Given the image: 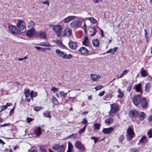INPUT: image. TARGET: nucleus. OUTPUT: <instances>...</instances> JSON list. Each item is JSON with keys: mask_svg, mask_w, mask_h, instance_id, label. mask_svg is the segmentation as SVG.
<instances>
[{"mask_svg": "<svg viewBox=\"0 0 152 152\" xmlns=\"http://www.w3.org/2000/svg\"><path fill=\"white\" fill-rule=\"evenodd\" d=\"M53 30L56 33V34L58 37L61 36L62 31L63 30V27L59 25H54L53 26Z\"/></svg>", "mask_w": 152, "mask_h": 152, "instance_id": "obj_1", "label": "nucleus"}, {"mask_svg": "<svg viewBox=\"0 0 152 152\" xmlns=\"http://www.w3.org/2000/svg\"><path fill=\"white\" fill-rule=\"evenodd\" d=\"M111 109L108 112V115L111 117H113L115 113L117 112L118 110V105L115 103L110 104Z\"/></svg>", "mask_w": 152, "mask_h": 152, "instance_id": "obj_2", "label": "nucleus"}, {"mask_svg": "<svg viewBox=\"0 0 152 152\" xmlns=\"http://www.w3.org/2000/svg\"><path fill=\"white\" fill-rule=\"evenodd\" d=\"M55 52L59 56L62 57V58L64 59H69L72 57V54H69L67 55L66 53H65L63 51H61L60 50L56 49Z\"/></svg>", "mask_w": 152, "mask_h": 152, "instance_id": "obj_3", "label": "nucleus"}, {"mask_svg": "<svg viewBox=\"0 0 152 152\" xmlns=\"http://www.w3.org/2000/svg\"><path fill=\"white\" fill-rule=\"evenodd\" d=\"M23 21L21 20H18L17 23V27L21 33H23L26 31L25 26L23 24Z\"/></svg>", "mask_w": 152, "mask_h": 152, "instance_id": "obj_4", "label": "nucleus"}, {"mask_svg": "<svg viewBox=\"0 0 152 152\" xmlns=\"http://www.w3.org/2000/svg\"><path fill=\"white\" fill-rule=\"evenodd\" d=\"M74 145L75 147L80 152H83L86 150L85 146L80 141H76Z\"/></svg>", "mask_w": 152, "mask_h": 152, "instance_id": "obj_5", "label": "nucleus"}, {"mask_svg": "<svg viewBox=\"0 0 152 152\" xmlns=\"http://www.w3.org/2000/svg\"><path fill=\"white\" fill-rule=\"evenodd\" d=\"M52 149L56 151L57 152H64V146L63 145H60L56 144L52 147Z\"/></svg>", "mask_w": 152, "mask_h": 152, "instance_id": "obj_6", "label": "nucleus"}, {"mask_svg": "<svg viewBox=\"0 0 152 152\" xmlns=\"http://www.w3.org/2000/svg\"><path fill=\"white\" fill-rule=\"evenodd\" d=\"M82 23V21L78 20H75L72 22L70 25L71 27L72 28H78L80 27Z\"/></svg>", "mask_w": 152, "mask_h": 152, "instance_id": "obj_7", "label": "nucleus"}, {"mask_svg": "<svg viewBox=\"0 0 152 152\" xmlns=\"http://www.w3.org/2000/svg\"><path fill=\"white\" fill-rule=\"evenodd\" d=\"M72 33V29L69 28H65L62 32L63 36L69 37L71 36Z\"/></svg>", "mask_w": 152, "mask_h": 152, "instance_id": "obj_8", "label": "nucleus"}, {"mask_svg": "<svg viewBox=\"0 0 152 152\" xmlns=\"http://www.w3.org/2000/svg\"><path fill=\"white\" fill-rule=\"evenodd\" d=\"M141 100L140 95H138L134 96L132 99V101L134 105L137 106L140 104Z\"/></svg>", "mask_w": 152, "mask_h": 152, "instance_id": "obj_9", "label": "nucleus"}, {"mask_svg": "<svg viewBox=\"0 0 152 152\" xmlns=\"http://www.w3.org/2000/svg\"><path fill=\"white\" fill-rule=\"evenodd\" d=\"M129 115L131 118H137L139 116V112L136 110H132L129 112Z\"/></svg>", "mask_w": 152, "mask_h": 152, "instance_id": "obj_10", "label": "nucleus"}, {"mask_svg": "<svg viewBox=\"0 0 152 152\" xmlns=\"http://www.w3.org/2000/svg\"><path fill=\"white\" fill-rule=\"evenodd\" d=\"M9 28L10 32L12 34H18V30L15 26L11 25H10Z\"/></svg>", "mask_w": 152, "mask_h": 152, "instance_id": "obj_11", "label": "nucleus"}, {"mask_svg": "<svg viewBox=\"0 0 152 152\" xmlns=\"http://www.w3.org/2000/svg\"><path fill=\"white\" fill-rule=\"evenodd\" d=\"M127 133L130 138H132L134 135V132L133 131V129L131 127H129L127 130Z\"/></svg>", "mask_w": 152, "mask_h": 152, "instance_id": "obj_12", "label": "nucleus"}, {"mask_svg": "<svg viewBox=\"0 0 152 152\" xmlns=\"http://www.w3.org/2000/svg\"><path fill=\"white\" fill-rule=\"evenodd\" d=\"M76 17L74 16H70L65 18L63 21L64 23H67L74 19Z\"/></svg>", "mask_w": 152, "mask_h": 152, "instance_id": "obj_13", "label": "nucleus"}, {"mask_svg": "<svg viewBox=\"0 0 152 152\" xmlns=\"http://www.w3.org/2000/svg\"><path fill=\"white\" fill-rule=\"evenodd\" d=\"M70 48L72 50H75L77 48V44L76 42L71 41L69 43Z\"/></svg>", "mask_w": 152, "mask_h": 152, "instance_id": "obj_14", "label": "nucleus"}, {"mask_svg": "<svg viewBox=\"0 0 152 152\" xmlns=\"http://www.w3.org/2000/svg\"><path fill=\"white\" fill-rule=\"evenodd\" d=\"M141 106L143 108L146 107L148 105V103L146 102V99L145 98H142L140 101Z\"/></svg>", "mask_w": 152, "mask_h": 152, "instance_id": "obj_15", "label": "nucleus"}, {"mask_svg": "<svg viewBox=\"0 0 152 152\" xmlns=\"http://www.w3.org/2000/svg\"><path fill=\"white\" fill-rule=\"evenodd\" d=\"M35 34V31L34 29H30L28 30L26 33V35L29 37H31Z\"/></svg>", "mask_w": 152, "mask_h": 152, "instance_id": "obj_16", "label": "nucleus"}, {"mask_svg": "<svg viewBox=\"0 0 152 152\" xmlns=\"http://www.w3.org/2000/svg\"><path fill=\"white\" fill-rule=\"evenodd\" d=\"M113 128L111 127L107 128H104L102 130L103 132L105 134L110 133L113 131Z\"/></svg>", "mask_w": 152, "mask_h": 152, "instance_id": "obj_17", "label": "nucleus"}, {"mask_svg": "<svg viewBox=\"0 0 152 152\" xmlns=\"http://www.w3.org/2000/svg\"><path fill=\"white\" fill-rule=\"evenodd\" d=\"M79 50L82 54H86L88 52V51L87 49L84 47H81Z\"/></svg>", "mask_w": 152, "mask_h": 152, "instance_id": "obj_18", "label": "nucleus"}, {"mask_svg": "<svg viewBox=\"0 0 152 152\" xmlns=\"http://www.w3.org/2000/svg\"><path fill=\"white\" fill-rule=\"evenodd\" d=\"M97 30L96 28L94 27H92L91 28V30L89 32L90 33V35L91 36H93L95 35L97 32Z\"/></svg>", "mask_w": 152, "mask_h": 152, "instance_id": "obj_19", "label": "nucleus"}, {"mask_svg": "<svg viewBox=\"0 0 152 152\" xmlns=\"http://www.w3.org/2000/svg\"><path fill=\"white\" fill-rule=\"evenodd\" d=\"M38 36L39 37L40 39H46V34L45 32L40 31L38 33Z\"/></svg>", "mask_w": 152, "mask_h": 152, "instance_id": "obj_20", "label": "nucleus"}, {"mask_svg": "<svg viewBox=\"0 0 152 152\" xmlns=\"http://www.w3.org/2000/svg\"><path fill=\"white\" fill-rule=\"evenodd\" d=\"M138 117H139L140 121H142L145 118V115L143 112H139V116Z\"/></svg>", "mask_w": 152, "mask_h": 152, "instance_id": "obj_21", "label": "nucleus"}, {"mask_svg": "<svg viewBox=\"0 0 152 152\" xmlns=\"http://www.w3.org/2000/svg\"><path fill=\"white\" fill-rule=\"evenodd\" d=\"M113 119L111 118H109L105 120L104 123L107 125H110L113 122Z\"/></svg>", "mask_w": 152, "mask_h": 152, "instance_id": "obj_22", "label": "nucleus"}, {"mask_svg": "<svg viewBox=\"0 0 152 152\" xmlns=\"http://www.w3.org/2000/svg\"><path fill=\"white\" fill-rule=\"evenodd\" d=\"M92 43L94 46L97 47L99 45V41L97 39H94L92 40Z\"/></svg>", "mask_w": 152, "mask_h": 152, "instance_id": "obj_23", "label": "nucleus"}, {"mask_svg": "<svg viewBox=\"0 0 152 152\" xmlns=\"http://www.w3.org/2000/svg\"><path fill=\"white\" fill-rule=\"evenodd\" d=\"M56 43L60 47L64 49L66 48V46L62 44L61 40H57L56 41Z\"/></svg>", "mask_w": 152, "mask_h": 152, "instance_id": "obj_24", "label": "nucleus"}, {"mask_svg": "<svg viewBox=\"0 0 152 152\" xmlns=\"http://www.w3.org/2000/svg\"><path fill=\"white\" fill-rule=\"evenodd\" d=\"M34 133L37 136H39L41 133V129L39 127H38L35 130Z\"/></svg>", "mask_w": 152, "mask_h": 152, "instance_id": "obj_25", "label": "nucleus"}, {"mask_svg": "<svg viewBox=\"0 0 152 152\" xmlns=\"http://www.w3.org/2000/svg\"><path fill=\"white\" fill-rule=\"evenodd\" d=\"M83 45L88 46L89 45V40L88 37L86 36L85 37L84 40L82 41Z\"/></svg>", "mask_w": 152, "mask_h": 152, "instance_id": "obj_26", "label": "nucleus"}, {"mask_svg": "<svg viewBox=\"0 0 152 152\" xmlns=\"http://www.w3.org/2000/svg\"><path fill=\"white\" fill-rule=\"evenodd\" d=\"M50 112V111H47L44 112L43 114L45 117L50 118L51 117V116Z\"/></svg>", "mask_w": 152, "mask_h": 152, "instance_id": "obj_27", "label": "nucleus"}, {"mask_svg": "<svg viewBox=\"0 0 152 152\" xmlns=\"http://www.w3.org/2000/svg\"><path fill=\"white\" fill-rule=\"evenodd\" d=\"M34 22L32 21H31L28 23V28L30 29H34Z\"/></svg>", "mask_w": 152, "mask_h": 152, "instance_id": "obj_28", "label": "nucleus"}, {"mask_svg": "<svg viewBox=\"0 0 152 152\" xmlns=\"http://www.w3.org/2000/svg\"><path fill=\"white\" fill-rule=\"evenodd\" d=\"M30 95L32 99L34 97H36L37 96V92H34L33 90L31 91L30 93Z\"/></svg>", "mask_w": 152, "mask_h": 152, "instance_id": "obj_29", "label": "nucleus"}, {"mask_svg": "<svg viewBox=\"0 0 152 152\" xmlns=\"http://www.w3.org/2000/svg\"><path fill=\"white\" fill-rule=\"evenodd\" d=\"M151 86V83H146L145 86V91L147 92H149Z\"/></svg>", "mask_w": 152, "mask_h": 152, "instance_id": "obj_30", "label": "nucleus"}, {"mask_svg": "<svg viewBox=\"0 0 152 152\" xmlns=\"http://www.w3.org/2000/svg\"><path fill=\"white\" fill-rule=\"evenodd\" d=\"M146 70H141L140 71V74L143 77H145L147 76L148 74Z\"/></svg>", "mask_w": 152, "mask_h": 152, "instance_id": "obj_31", "label": "nucleus"}, {"mask_svg": "<svg viewBox=\"0 0 152 152\" xmlns=\"http://www.w3.org/2000/svg\"><path fill=\"white\" fill-rule=\"evenodd\" d=\"M39 148L41 152H47L46 147L44 145H42L40 146Z\"/></svg>", "mask_w": 152, "mask_h": 152, "instance_id": "obj_32", "label": "nucleus"}, {"mask_svg": "<svg viewBox=\"0 0 152 152\" xmlns=\"http://www.w3.org/2000/svg\"><path fill=\"white\" fill-rule=\"evenodd\" d=\"M141 83H139L135 86L136 91L137 92H139L141 90Z\"/></svg>", "mask_w": 152, "mask_h": 152, "instance_id": "obj_33", "label": "nucleus"}, {"mask_svg": "<svg viewBox=\"0 0 152 152\" xmlns=\"http://www.w3.org/2000/svg\"><path fill=\"white\" fill-rule=\"evenodd\" d=\"M118 91L119 94L118 95L117 97L119 98H122L124 95L123 92L121 91L120 89H118Z\"/></svg>", "mask_w": 152, "mask_h": 152, "instance_id": "obj_34", "label": "nucleus"}, {"mask_svg": "<svg viewBox=\"0 0 152 152\" xmlns=\"http://www.w3.org/2000/svg\"><path fill=\"white\" fill-rule=\"evenodd\" d=\"M39 45L42 46H44V47H50V44L48 42H41L39 44Z\"/></svg>", "mask_w": 152, "mask_h": 152, "instance_id": "obj_35", "label": "nucleus"}, {"mask_svg": "<svg viewBox=\"0 0 152 152\" xmlns=\"http://www.w3.org/2000/svg\"><path fill=\"white\" fill-rule=\"evenodd\" d=\"M128 72V71L127 70H124L123 72L121 73L120 76L118 77V79L121 78L124 76V75H126Z\"/></svg>", "mask_w": 152, "mask_h": 152, "instance_id": "obj_36", "label": "nucleus"}, {"mask_svg": "<svg viewBox=\"0 0 152 152\" xmlns=\"http://www.w3.org/2000/svg\"><path fill=\"white\" fill-rule=\"evenodd\" d=\"M88 20L90 21L91 23L93 24L97 22V21L95 19L92 17L89 18Z\"/></svg>", "mask_w": 152, "mask_h": 152, "instance_id": "obj_37", "label": "nucleus"}, {"mask_svg": "<svg viewBox=\"0 0 152 152\" xmlns=\"http://www.w3.org/2000/svg\"><path fill=\"white\" fill-rule=\"evenodd\" d=\"M24 94L26 98H28L30 94V90L28 89H26L25 90Z\"/></svg>", "mask_w": 152, "mask_h": 152, "instance_id": "obj_38", "label": "nucleus"}, {"mask_svg": "<svg viewBox=\"0 0 152 152\" xmlns=\"http://www.w3.org/2000/svg\"><path fill=\"white\" fill-rule=\"evenodd\" d=\"M91 78L93 81H96L97 79V75L94 74H91Z\"/></svg>", "mask_w": 152, "mask_h": 152, "instance_id": "obj_39", "label": "nucleus"}, {"mask_svg": "<svg viewBox=\"0 0 152 152\" xmlns=\"http://www.w3.org/2000/svg\"><path fill=\"white\" fill-rule=\"evenodd\" d=\"M53 103L55 105H57L58 104L59 102L57 99L55 97L53 98L52 99Z\"/></svg>", "mask_w": 152, "mask_h": 152, "instance_id": "obj_40", "label": "nucleus"}, {"mask_svg": "<svg viewBox=\"0 0 152 152\" xmlns=\"http://www.w3.org/2000/svg\"><path fill=\"white\" fill-rule=\"evenodd\" d=\"M73 148V146L72 144L70 142H68V150L72 151V149Z\"/></svg>", "mask_w": 152, "mask_h": 152, "instance_id": "obj_41", "label": "nucleus"}, {"mask_svg": "<svg viewBox=\"0 0 152 152\" xmlns=\"http://www.w3.org/2000/svg\"><path fill=\"white\" fill-rule=\"evenodd\" d=\"M100 124L96 123L94 124V128L96 130H99L100 128Z\"/></svg>", "mask_w": 152, "mask_h": 152, "instance_id": "obj_42", "label": "nucleus"}, {"mask_svg": "<svg viewBox=\"0 0 152 152\" xmlns=\"http://www.w3.org/2000/svg\"><path fill=\"white\" fill-rule=\"evenodd\" d=\"M146 139V137L144 136H143L141 139L140 140L139 142H145V140Z\"/></svg>", "mask_w": 152, "mask_h": 152, "instance_id": "obj_43", "label": "nucleus"}, {"mask_svg": "<svg viewBox=\"0 0 152 152\" xmlns=\"http://www.w3.org/2000/svg\"><path fill=\"white\" fill-rule=\"evenodd\" d=\"M138 149L137 148H132L130 149V152H136L138 151Z\"/></svg>", "mask_w": 152, "mask_h": 152, "instance_id": "obj_44", "label": "nucleus"}, {"mask_svg": "<svg viewBox=\"0 0 152 152\" xmlns=\"http://www.w3.org/2000/svg\"><path fill=\"white\" fill-rule=\"evenodd\" d=\"M86 127H85V126H84L83 128L80 129L79 131V133L80 134H81L85 131L86 129Z\"/></svg>", "mask_w": 152, "mask_h": 152, "instance_id": "obj_45", "label": "nucleus"}, {"mask_svg": "<svg viewBox=\"0 0 152 152\" xmlns=\"http://www.w3.org/2000/svg\"><path fill=\"white\" fill-rule=\"evenodd\" d=\"M76 136V134H72L69 136L68 137V139H71L72 138H74Z\"/></svg>", "mask_w": 152, "mask_h": 152, "instance_id": "obj_46", "label": "nucleus"}, {"mask_svg": "<svg viewBox=\"0 0 152 152\" xmlns=\"http://www.w3.org/2000/svg\"><path fill=\"white\" fill-rule=\"evenodd\" d=\"M149 138L152 137V129L149 130L147 133Z\"/></svg>", "mask_w": 152, "mask_h": 152, "instance_id": "obj_47", "label": "nucleus"}, {"mask_svg": "<svg viewBox=\"0 0 152 152\" xmlns=\"http://www.w3.org/2000/svg\"><path fill=\"white\" fill-rule=\"evenodd\" d=\"M133 83H130L127 87V91H130V90H131L132 88V87L133 86Z\"/></svg>", "mask_w": 152, "mask_h": 152, "instance_id": "obj_48", "label": "nucleus"}, {"mask_svg": "<svg viewBox=\"0 0 152 152\" xmlns=\"http://www.w3.org/2000/svg\"><path fill=\"white\" fill-rule=\"evenodd\" d=\"M81 123L83 124H85L84 126L86 127L87 123V121L86 118L83 119V120L81 121Z\"/></svg>", "mask_w": 152, "mask_h": 152, "instance_id": "obj_49", "label": "nucleus"}, {"mask_svg": "<svg viewBox=\"0 0 152 152\" xmlns=\"http://www.w3.org/2000/svg\"><path fill=\"white\" fill-rule=\"evenodd\" d=\"M103 86L102 85H98L95 88V89H96V91L99 90L102 88Z\"/></svg>", "mask_w": 152, "mask_h": 152, "instance_id": "obj_50", "label": "nucleus"}, {"mask_svg": "<svg viewBox=\"0 0 152 152\" xmlns=\"http://www.w3.org/2000/svg\"><path fill=\"white\" fill-rule=\"evenodd\" d=\"M91 139L94 140V143H95L97 142V140L98 139V138L95 137H92L91 138Z\"/></svg>", "mask_w": 152, "mask_h": 152, "instance_id": "obj_51", "label": "nucleus"}, {"mask_svg": "<svg viewBox=\"0 0 152 152\" xmlns=\"http://www.w3.org/2000/svg\"><path fill=\"white\" fill-rule=\"evenodd\" d=\"M83 29L84 30L85 32L86 33H87V28L85 22L84 23V25H83Z\"/></svg>", "mask_w": 152, "mask_h": 152, "instance_id": "obj_52", "label": "nucleus"}, {"mask_svg": "<svg viewBox=\"0 0 152 152\" xmlns=\"http://www.w3.org/2000/svg\"><path fill=\"white\" fill-rule=\"evenodd\" d=\"M60 95L63 97H65L67 95V93H65L64 91H61L60 92Z\"/></svg>", "mask_w": 152, "mask_h": 152, "instance_id": "obj_53", "label": "nucleus"}, {"mask_svg": "<svg viewBox=\"0 0 152 152\" xmlns=\"http://www.w3.org/2000/svg\"><path fill=\"white\" fill-rule=\"evenodd\" d=\"M35 48L38 50H41L43 51H44V48L37 46H36Z\"/></svg>", "mask_w": 152, "mask_h": 152, "instance_id": "obj_54", "label": "nucleus"}, {"mask_svg": "<svg viewBox=\"0 0 152 152\" xmlns=\"http://www.w3.org/2000/svg\"><path fill=\"white\" fill-rule=\"evenodd\" d=\"M124 139V136L123 135H121L119 138V140L120 142H122Z\"/></svg>", "mask_w": 152, "mask_h": 152, "instance_id": "obj_55", "label": "nucleus"}, {"mask_svg": "<svg viewBox=\"0 0 152 152\" xmlns=\"http://www.w3.org/2000/svg\"><path fill=\"white\" fill-rule=\"evenodd\" d=\"M58 88L55 87H53L51 89V91H53L54 92L57 91H58Z\"/></svg>", "mask_w": 152, "mask_h": 152, "instance_id": "obj_56", "label": "nucleus"}, {"mask_svg": "<svg viewBox=\"0 0 152 152\" xmlns=\"http://www.w3.org/2000/svg\"><path fill=\"white\" fill-rule=\"evenodd\" d=\"M41 109L40 107L36 106L34 108V110L36 111H39Z\"/></svg>", "mask_w": 152, "mask_h": 152, "instance_id": "obj_57", "label": "nucleus"}, {"mask_svg": "<svg viewBox=\"0 0 152 152\" xmlns=\"http://www.w3.org/2000/svg\"><path fill=\"white\" fill-rule=\"evenodd\" d=\"M7 108V105L3 106L2 107V108H1L0 111V112H1L5 110Z\"/></svg>", "mask_w": 152, "mask_h": 152, "instance_id": "obj_58", "label": "nucleus"}, {"mask_svg": "<svg viewBox=\"0 0 152 152\" xmlns=\"http://www.w3.org/2000/svg\"><path fill=\"white\" fill-rule=\"evenodd\" d=\"M33 119L30 118H28L26 119V121L28 123H30L33 120Z\"/></svg>", "mask_w": 152, "mask_h": 152, "instance_id": "obj_59", "label": "nucleus"}, {"mask_svg": "<svg viewBox=\"0 0 152 152\" xmlns=\"http://www.w3.org/2000/svg\"><path fill=\"white\" fill-rule=\"evenodd\" d=\"M105 92L104 91H103L99 93V95L100 96H102L104 94Z\"/></svg>", "mask_w": 152, "mask_h": 152, "instance_id": "obj_60", "label": "nucleus"}, {"mask_svg": "<svg viewBox=\"0 0 152 152\" xmlns=\"http://www.w3.org/2000/svg\"><path fill=\"white\" fill-rule=\"evenodd\" d=\"M15 108V107H14L12 109H11L10 111V115H12L13 113L14 112V110Z\"/></svg>", "mask_w": 152, "mask_h": 152, "instance_id": "obj_61", "label": "nucleus"}, {"mask_svg": "<svg viewBox=\"0 0 152 152\" xmlns=\"http://www.w3.org/2000/svg\"><path fill=\"white\" fill-rule=\"evenodd\" d=\"M42 3L43 4H47L48 6L49 5V2L48 1H43L42 2Z\"/></svg>", "mask_w": 152, "mask_h": 152, "instance_id": "obj_62", "label": "nucleus"}, {"mask_svg": "<svg viewBox=\"0 0 152 152\" xmlns=\"http://www.w3.org/2000/svg\"><path fill=\"white\" fill-rule=\"evenodd\" d=\"M10 124L5 123L4 124L1 125L0 126V127H3V126H7L8 125H9Z\"/></svg>", "mask_w": 152, "mask_h": 152, "instance_id": "obj_63", "label": "nucleus"}, {"mask_svg": "<svg viewBox=\"0 0 152 152\" xmlns=\"http://www.w3.org/2000/svg\"><path fill=\"white\" fill-rule=\"evenodd\" d=\"M148 120L149 121H152V116L151 115L149 116Z\"/></svg>", "mask_w": 152, "mask_h": 152, "instance_id": "obj_64", "label": "nucleus"}]
</instances>
